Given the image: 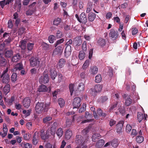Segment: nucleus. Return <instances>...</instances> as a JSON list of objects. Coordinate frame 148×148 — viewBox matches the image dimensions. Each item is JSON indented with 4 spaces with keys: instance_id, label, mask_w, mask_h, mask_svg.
Returning a JSON list of instances; mask_svg holds the SVG:
<instances>
[{
    "instance_id": "f257e3e1",
    "label": "nucleus",
    "mask_w": 148,
    "mask_h": 148,
    "mask_svg": "<svg viewBox=\"0 0 148 148\" xmlns=\"http://www.w3.org/2000/svg\"><path fill=\"white\" fill-rule=\"evenodd\" d=\"M49 103H46L42 102H38L36 105L35 109L36 113L41 114L43 111L44 112H47L49 108Z\"/></svg>"
},
{
    "instance_id": "f03ea898",
    "label": "nucleus",
    "mask_w": 148,
    "mask_h": 148,
    "mask_svg": "<svg viewBox=\"0 0 148 148\" xmlns=\"http://www.w3.org/2000/svg\"><path fill=\"white\" fill-rule=\"evenodd\" d=\"M87 136V137L86 139L85 140H84L83 137H82L81 135H77L76 137L75 142L78 145H84V146L82 148H86L87 146L85 145H84L85 144L86 142H87V141L89 139L88 137V136ZM75 148H81L77 146Z\"/></svg>"
},
{
    "instance_id": "7ed1b4c3",
    "label": "nucleus",
    "mask_w": 148,
    "mask_h": 148,
    "mask_svg": "<svg viewBox=\"0 0 148 148\" xmlns=\"http://www.w3.org/2000/svg\"><path fill=\"white\" fill-rule=\"evenodd\" d=\"M49 78L47 73V71L45 70L44 72L43 75L39 78V82L41 84H46L49 82Z\"/></svg>"
},
{
    "instance_id": "20e7f679",
    "label": "nucleus",
    "mask_w": 148,
    "mask_h": 148,
    "mask_svg": "<svg viewBox=\"0 0 148 148\" xmlns=\"http://www.w3.org/2000/svg\"><path fill=\"white\" fill-rule=\"evenodd\" d=\"M119 32L115 30V29L112 28L111 29L109 33L110 38H111L113 40H116L119 36Z\"/></svg>"
},
{
    "instance_id": "39448f33",
    "label": "nucleus",
    "mask_w": 148,
    "mask_h": 148,
    "mask_svg": "<svg viewBox=\"0 0 148 148\" xmlns=\"http://www.w3.org/2000/svg\"><path fill=\"white\" fill-rule=\"evenodd\" d=\"M30 65L31 66L38 67L40 64V61L38 58L32 57L29 60Z\"/></svg>"
},
{
    "instance_id": "423d86ee",
    "label": "nucleus",
    "mask_w": 148,
    "mask_h": 148,
    "mask_svg": "<svg viewBox=\"0 0 148 148\" xmlns=\"http://www.w3.org/2000/svg\"><path fill=\"white\" fill-rule=\"evenodd\" d=\"M36 2H34L29 6V9L26 12V14L27 16H31L34 12L36 10V7H34Z\"/></svg>"
},
{
    "instance_id": "0eeeda50",
    "label": "nucleus",
    "mask_w": 148,
    "mask_h": 148,
    "mask_svg": "<svg viewBox=\"0 0 148 148\" xmlns=\"http://www.w3.org/2000/svg\"><path fill=\"white\" fill-rule=\"evenodd\" d=\"M81 99L79 97H76L74 99L73 101V109L78 108L81 106Z\"/></svg>"
},
{
    "instance_id": "6e6552de",
    "label": "nucleus",
    "mask_w": 148,
    "mask_h": 148,
    "mask_svg": "<svg viewBox=\"0 0 148 148\" xmlns=\"http://www.w3.org/2000/svg\"><path fill=\"white\" fill-rule=\"evenodd\" d=\"M123 97L125 100V105L126 106H130L132 103V100L130 98V96L124 94L123 95Z\"/></svg>"
},
{
    "instance_id": "1a4fd4ad",
    "label": "nucleus",
    "mask_w": 148,
    "mask_h": 148,
    "mask_svg": "<svg viewBox=\"0 0 148 148\" xmlns=\"http://www.w3.org/2000/svg\"><path fill=\"white\" fill-rule=\"evenodd\" d=\"M79 21L83 24H85L87 22L86 16L84 12L82 13L80 15V18Z\"/></svg>"
},
{
    "instance_id": "9d476101",
    "label": "nucleus",
    "mask_w": 148,
    "mask_h": 148,
    "mask_svg": "<svg viewBox=\"0 0 148 148\" xmlns=\"http://www.w3.org/2000/svg\"><path fill=\"white\" fill-rule=\"evenodd\" d=\"M39 133L38 132H36L34 133L33 138V143L34 145H36L39 141Z\"/></svg>"
},
{
    "instance_id": "9b49d317",
    "label": "nucleus",
    "mask_w": 148,
    "mask_h": 148,
    "mask_svg": "<svg viewBox=\"0 0 148 148\" xmlns=\"http://www.w3.org/2000/svg\"><path fill=\"white\" fill-rule=\"evenodd\" d=\"M71 46H66L64 51V56L65 57L67 58L71 54Z\"/></svg>"
},
{
    "instance_id": "f8f14e48",
    "label": "nucleus",
    "mask_w": 148,
    "mask_h": 148,
    "mask_svg": "<svg viewBox=\"0 0 148 148\" xmlns=\"http://www.w3.org/2000/svg\"><path fill=\"white\" fill-rule=\"evenodd\" d=\"M2 78L1 82L3 84H8L10 80V77L9 75H3V77L1 76Z\"/></svg>"
},
{
    "instance_id": "ddd939ff",
    "label": "nucleus",
    "mask_w": 148,
    "mask_h": 148,
    "mask_svg": "<svg viewBox=\"0 0 148 148\" xmlns=\"http://www.w3.org/2000/svg\"><path fill=\"white\" fill-rule=\"evenodd\" d=\"M57 126L58 123L56 122H53V124L51 125L50 131L51 134L52 135L54 136L55 134L56 128Z\"/></svg>"
},
{
    "instance_id": "4468645a",
    "label": "nucleus",
    "mask_w": 148,
    "mask_h": 148,
    "mask_svg": "<svg viewBox=\"0 0 148 148\" xmlns=\"http://www.w3.org/2000/svg\"><path fill=\"white\" fill-rule=\"evenodd\" d=\"M49 72L50 76L52 79L53 80L55 79L57 75V73L56 69L54 68H51Z\"/></svg>"
},
{
    "instance_id": "2eb2a0df",
    "label": "nucleus",
    "mask_w": 148,
    "mask_h": 148,
    "mask_svg": "<svg viewBox=\"0 0 148 148\" xmlns=\"http://www.w3.org/2000/svg\"><path fill=\"white\" fill-rule=\"evenodd\" d=\"M40 137L42 140H45L49 138V134L47 131L46 134H45L44 130H42L40 131Z\"/></svg>"
},
{
    "instance_id": "dca6fc26",
    "label": "nucleus",
    "mask_w": 148,
    "mask_h": 148,
    "mask_svg": "<svg viewBox=\"0 0 148 148\" xmlns=\"http://www.w3.org/2000/svg\"><path fill=\"white\" fill-rule=\"evenodd\" d=\"M31 100L29 97H27L23 100V103L24 107L26 108H28L30 105Z\"/></svg>"
},
{
    "instance_id": "f3484780",
    "label": "nucleus",
    "mask_w": 148,
    "mask_h": 148,
    "mask_svg": "<svg viewBox=\"0 0 148 148\" xmlns=\"http://www.w3.org/2000/svg\"><path fill=\"white\" fill-rule=\"evenodd\" d=\"M43 49L46 51H50L53 49V46L51 45L48 44L43 42L42 45Z\"/></svg>"
},
{
    "instance_id": "a211bd4d",
    "label": "nucleus",
    "mask_w": 148,
    "mask_h": 148,
    "mask_svg": "<svg viewBox=\"0 0 148 148\" xmlns=\"http://www.w3.org/2000/svg\"><path fill=\"white\" fill-rule=\"evenodd\" d=\"M13 54V51L11 49L5 50L4 52V55L6 58H11Z\"/></svg>"
},
{
    "instance_id": "6ab92c4d",
    "label": "nucleus",
    "mask_w": 148,
    "mask_h": 148,
    "mask_svg": "<svg viewBox=\"0 0 148 148\" xmlns=\"http://www.w3.org/2000/svg\"><path fill=\"white\" fill-rule=\"evenodd\" d=\"M96 17V14L92 12H90L88 14V21L90 22L93 21Z\"/></svg>"
},
{
    "instance_id": "aec40b11",
    "label": "nucleus",
    "mask_w": 148,
    "mask_h": 148,
    "mask_svg": "<svg viewBox=\"0 0 148 148\" xmlns=\"http://www.w3.org/2000/svg\"><path fill=\"white\" fill-rule=\"evenodd\" d=\"M62 47L61 46L57 47L54 50L53 54L54 55H57L60 54L62 52Z\"/></svg>"
},
{
    "instance_id": "412c9836",
    "label": "nucleus",
    "mask_w": 148,
    "mask_h": 148,
    "mask_svg": "<svg viewBox=\"0 0 148 148\" xmlns=\"http://www.w3.org/2000/svg\"><path fill=\"white\" fill-rule=\"evenodd\" d=\"M97 43L101 47H103L106 44V41L105 39L100 38L98 39Z\"/></svg>"
},
{
    "instance_id": "4be33fe9",
    "label": "nucleus",
    "mask_w": 148,
    "mask_h": 148,
    "mask_svg": "<svg viewBox=\"0 0 148 148\" xmlns=\"http://www.w3.org/2000/svg\"><path fill=\"white\" fill-rule=\"evenodd\" d=\"M66 62L65 59L64 58L60 59L58 62V65L59 68H61L64 67Z\"/></svg>"
},
{
    "instance_id": "5701e85b",
    "label": "nucleus",
    "mask_w": 148,
    "mask_h": 148,
    "mask_svg": "<svg viewBox=\"0 0 148 148\" xmlns=\"http://www.w3.org/2000/svg\"><path fill=\"white\" fill-rule=\"evenodd\" d=\"M98 68L96 66L90 67L89 70L90 73L92 75H95L97 73Z\"/></svg>"
},
{
    "instance_id": "b1692460",
    "label": "nucleus",
    "mask_w": 148,
    "mask_h": 148,
    "mask_svg": "<svg viewBox=\"0 0 148 148\" xmlns=\"http://www.w3.org/2000/svg\"><path fill=\"white\" fill-rule=\"evenodd\" d=\"M27 41L25 40H22L20 41L19 46L23 50H25L26 48Z\"/></svg>"
},
{
    "instance_id": "393cba45",
    "label": "nucleus",
    "mask_w": 148,
    "mask_h": 148,
    "mask_svg": "<svg viewBox=\"0 0 148 148\" xmlns=\"http://www.w3.org/2000/svg\"><path fill=\"white\" fill-rule=\"evenodd\" d=\"M48 89L47 87L43 84L40 86L38 89L39 92H45L47 91Z\"/></svg>"
},
{
    "instance_id": "a878e982",
    "label": "nucleus",
    "mask_w": 148,
    "mask_h": 148,
    "mask_svg": "<svg viewBox=\"0 0 148 148\" xmlns=\"http://www.w3.org/2000/svg\"><path fill=\"white\" fill-rule=\"evenodd\" d=\"M3 55L1 53H0V65L1 66H4L6 63V60L3 57Z\"/></svg>"
},
{
    "instance_id": "bb28decb",
    "label": "nucleus",
    "mask_w": 148,
    "mask_h": 148,
    "mask_svg": "<svg viewBox=\"0 0 148 148\" xmlns=\"http://www.w3.org/2000/svg\"><path fill=\"white\" fill-rule=\"evenodd\" d=\"M21 57V56L19 53H17L12 57V60L14 62H16L19 60Z\"/></svg>"
},
{
    "instance_id": "cd10ccee",
    "label": "nucleus",
    "mask_w": 148,
    "mask_h": 148,
    "mask_svg": "<svg viewBox=\"0 0 148 148\" xmlns=\"http://www.w3.org/2000/svg\"><path fill=\"white\" fill-rule=\"evenodd\" d=\"M72 135V132L71 130H67L65 133V137L66 139L69 140L70 138Z\"/></svg>"
},
{
    "instance_id": "c85d7f7f",
    "label": "nucleus",
    "mask_w": 148,
    "mask_h": 148,
    "mask_svg": "<svg viewBox=\"0 0 148 148\" xmlns=\"http://www.w3.org/2000/svg\"><path fill=\"white\" fill-rule=\"evenodd\" d=\"M10 89V85L9 84H6L4 86L3 88V90L5 95H7L9 92Z\"/></svg>"
},
{
    "instance_id": "c756f323",
    "label": "nucleus",
    "mask_w": 148,
    "mask_h": 148,
    "mask_svg": "<svg viewBox=\"0 0 148 148\" xmlns=\"http://www.w3.org/2000/svg\"><path fill=\"white\" fill-rule=\"evenodd\" d=\"M14 100L15 97L14 96H13L11 97L10 99H5V101L8 105L11 106Z\"/></svg>"
},
{
    "instance_id": "7c9ffc66",
    "label": "nucleus",
    "mask_w": 148,
    "mask_h": 148,
    "mask_svg": "<svg viewBox=\"0 0 148 148\" xmlns=\"http://www.w3.org/2000/svg\"><path fill=\"white\" fill-rule=\"evenodd\" d=\"M104 141L103 140L101 139L99 140L97 143L96 146L98 148L102 147L104 144Z\"/></svg>"
},
{
    "instance_id": "2f4dec72",
    "label": "nucleus",
    "mask_w": 148,
    "mask_h": 148,
    "mask_svg": "<svg viewBox=\"0 0 148 148\" xmlns=\"http://www.w3.org/2000/svg\"><path fill=\"white\" fill-rule=\"evenodd\" d=\"M111 143L112 146L114 148L117 147L119 144L118 140L116 139L113 140Z\"/></svg>"
},
{
    "instance_id": "473e14b6",
    "label": "nucleus",
    "mask_w": 148,
    "mask_h": 148,
    "mask_svg": "<svg viewBox=\"0 0 148 148\" xmlns=\"http://www.w3.org/2000/svg\"><path fill=\"white\" fill-rule=\"evenodd\" d=\"M85 57V53L83 51H79L78 58L80 60H83Z\"/></svg>"
},
{
    "instance_id": "72a5a7b5",
    "label": "nucleus",
    "mask_w": 148,
    "mask_h": 148,
    "mask_svg": "<svg viewBox=\"0 0 148 148\" xmlns=\"http://www.w3.org/2000/svg\"><path fill=\"white\" fill-rule=\"evenodd\" d=\"M56 134L59 138L61 137L63 134V129L61 127L59 128L56 131Z\"/></svg>"
},
{
    "instance_id": "f704fd0d",
    "label": "nucleus",
    "mask_w": 148,
    "mask_h": 148,
    "mask_svg": "<svg viewBox=\"0 0 148 148\" xmlns=\"http://www.w3.org/2000/svg\"><path fill=\"white\" fill-rule=\"evenodd\" d=\"M101 138V135L99 134L96 133L93 134L92 136V140L93 142L95 141L97 138L99 139Z\"/></svg>"
},
{
    "instance_id": "c9c22d12",
    "label": "nucleus",
    "mask_w": 148,
    "mask_h": 148,
    "mask_svg": "<svg viewBox=\"0 0 148 148\" xmlns=\"http://www.w3.org/2000/svg\"><path fill=\"white\" fill-rule=\"evenodd\" d=\"M97 112L98 114L100 116L105 117L106 114L103 112L102 110L100 108H99L97 109Z\"/></svg>"
},
{
    "instance_id": "e433bc0d",
    "label": "nucleus",
    "mask_w": 148,
    "mask_h": 148,
    "mask_svg": "<svg viewBox=\"0 0 148 148\" xmlns=\"http://www.w3.org/2000/svg\"><path fill=\"white\" fill-rule=\"evenodd\" d=\"M92 4V2H89L88 3L86 11L87 13L89 12L92 9L93 7Z\"/></svg>"
},
{
    "instance_id": "4c0bfd02",
    "label": "nucleus",
    "mask_w": 148,
    "mask_h": 148,
    "mask_svg": "<svg viewBox=\"0 0 148 148\" xmlns=\"http://www.w3.org/2000/svg\"><path fill=\"white\" fill-rule=\"evenodd\" d=\"M84 84L81 83L79 84L78 86L77 90L76 91L78 90L79 91H82L84 90Z\"/></svg>"
},
{
    "instance_id": "58836bf2",
    "label": "nucleus",
    "mask_w": 148,
    "mask_h": 148,
    "mask_svg": "<svg viewBox=\"0 0 148 148\" xmlns=\"http://www.w3.org/2000/svg\"><path fill=\"white\" fill-rule=\"evenodd\" d=\"M102 86L99 84L96 85L95 87L94 88L97 92L101 91L102 88Z\"/></svg>"
},
{
    "instance_id": "ea45409f",
    "label": "nucleus",
    "mask_w": 148,
    "mask_h": 148,
    "mask_svg": "<svg viewBox=\"0 0 148 148\" xmlns=\"http://www.w3.org/2000/svg\"><path fill=\"white\" fill-rule=\"evenodd\" d=\"M61 19L58 18L55 19L53 21V24L54 25L58 26L59 24L61 22Z\"/></svg>"
},
{
    "instance_id": "a19ab883",
    "label": "nucleus",
    "mask_w": 148,
    "mask_h": 148,
    "mask_svg": "<svg viewBox=\"0 0 148 148\" xmlns=\"http://www.w3.org/2000/svg\"><path fill=\"white\" fill-rule=\"evenodd\" d=\"M101 75L100 74L97 75L95 77V81L97 83H99L101 81Z\"/></svg>"
},
{
    "instance_id": "79ce46f5",
    "label": "nucleus",
    "mask_w": 148,
    "mask_h": 148,
    "mask_svg": "<svg viewBox=\"0 0 148 148\" xmlns=\"http://www.w3.org/2000/svg\"><path fill=\"white\" fill-rule=\"evenodd\" d=\"M58 102L60 107H62L64 106L65 102L63 99L61 98L59 99Z\"/></svg>"
},
{
    "instance_id": "37998d69",
    "label": "nucleus",
    "mask_w": 148,
    "mask_h": 148,
    "mask_svg": "<svg viewBox=\"0 0 148 148\" xmlns=\"http://www.w3.org/2000/svg\"><path fill=\"white\" fill-rule=\"evenodd\" d=\"M90 61L89 60H86L82 66L83 69L85 70L89 66L90 64Z\"/></svg>"
},
{
    "instance_id": "c03bdc74",
    "label": "nucleus",
    "mask_w": 148,
    "mask_h": 148,
    "mask_svg": "<svg viewBox=\"0 0 148 148\" xmlns=\"http://www.w3.org/2000/svg\"><path fill=\"white\" fill-rule=\"evenodd\" d=\"M137 118L139 122V123L141 122L143 119V114L141 112H138Z\"/></svg>"
},
{
    "instance_id": "a18cd8bd",
    "label": "nucleus",
    "mask_w": 148,
    "mask_h": 148,
    "mask_svg": "<svg viewBox=\"0 0 148 148\" xmlns=\"http://www.w3.org/2000/svg\"><path fill=\"white\" fill-rule=\"evenodd\" d=\"M17 75L16 73H13L11 76V79L12 82H14L16 80Z\"/></svg>"
},
{
    "instance_id": "49530a36",
    "label": "nucleus",
    "mask_w": 148,
    "mask_h": 148,
    "mask_svg": "<svg viewBox=\"0 0 148 148\" xmlns=\"http://www.w3.org/2000/svg\"><path fill=\"white\" fill-rule=\"evenodd\" d=\"M15 69L16 70H21L23 69V66L22 64L19 63L15 66Z\"/></svg>"
},
{
    "instance_id": "de8ad7c7",
    "label": "nucleus",
    "mask_w": 148,
    "mask_h": 148,
    "mask_svg": "<svg viewBox=\"0 0 148 148\" xmlns=\"http://www.w3.org/2000/svg\"><path fill=\"white\" fill-rule=\"evenodd\" d=\"M144 138L142 136H137L136 138V142L139 143H142L144 140Z\"/></svg>"
},
{
    "instance_id": "09e8293b",
    "label": "nucleus",
    "mask_w": 148,
    "mask_h": 148,
    "mask_svg": "<svg viewBox=\"0 0 148 148\" xmlns=\"http://www.w3.org/2000/svg\"><path fill=\"white\" fill-rule=\"evenodd\" d=\"M62 33L60 30H58L56 33V37L57 38H61L62 37Z\"/></svg>"
},
{
    "instance_id": "8fccbe9b",
    "label": "nucleus",
    "mask_w": 148,
    "mask_h": 148,
    "mask_svg": "<svg viewBox=\"0 0 148 148\" xmlns=\"http://www.w3.org/2000/svg\"><path fill=\"white\" fill-rule=\"evenodd\" d=\"M26 30L25 28L24 27H21L20 28L18 31V35H21L25 32Z\"/></svg>"
},
{
    "instance_id": "3c124183",
    "label": "nucleus",
    "mask_w": 148,
    "mask_h": 148,
    "mask_svg": "<svg viewBox=\"0 0 148 148\" xmlns=\"http://www.w3.org/2000/svg\"><path fill=\"white\" fill-rule=\"evenodd\" d=\"M97 93V92L94 88L93 89L91 88L89 90V93L91 95L94 97L96 95Z\"/></svg>"
},
{
    "instance_id": "603ef678",
    "label": "nucleus",
    "mask_w": 148,
    "mask_h": 148,
    "mask_svg": "<svg viewBox=\"0 0 148 148\" xmlns=\"http://www.w3.org/2000/svg\"><path fill=\"white\" fill-rule=\"evenodd\" d=\"M64 39L62 38L57 40L56 42L54 44V46L56 47L58 45L62 43L64 41Z\"/></svg>"
},
{
    "instance_id": "864d4df0",
    "label": "nucleus",
    "mask_w": 148,
    "mask_h": 148,
    "mask_svg": "<svg viewBox=\"0 0 148 148\" xmlns=\"http://www.w3.org/2000/svg\"><path fill=\"white\" fill-rule=\"evenodd\" d=\"M86 104L83 103L81 108L79 109V113H81L84 112L86 110Z\"/></svg>"
},
{
    "instance_id": "5fc2aeb1",
    "label": "nucleus",
    "mask_w": 148,
    "mask_h": 148,
    "mask_svg": "<svg viewBox=\"0 0 148 148\" xmlns=\"http://www.w3.org/2000/svg\"><path fill=\"white\" fill-rule=\"evenodd\" d=\"M55 37L53 35L50 36L48 37V40L50 43H52L54 42V41L55 40Z\"/></svg>"
},
{
    "instance_id": "6e6d98bb",
    "label": "nucleus",
    "mask_w": 148,
    "mask_h": 148,
    "mask_svg": "<svg viewBox=\"0 0 148 148\" xmlns=\"http://www.w3.org/2000/svg\"><path fill=\"white\" fill-rule=\"evenodd\" d=\"M34 44L33 43H29L27 44V48L28 50L31 51L34 47Z\"/></svg>"
},
{
    "instance_id": "4d7b16f0",
    "label": "nucleus",
    "mask_w": 148,
    "mask_h": 148,
    "mask_svg": "<svg viewBox=\"0 0 148 148\" xmlns=\"http://www.w3.org/2000/svg\"><path fill=\"white\" fill-rule=\"evenodd\" d=\"M52 119V118L51 116H47L45 117L43 119V122L46 123L51 121Z\"/></svg>"
},
{
    "instance_id": "13d9d810",
    "label": "nucleus",
    "mask_w": 148,
    "mask_h": 148,
    "mask_svg": "<svg viewBox=\"0 0 148 148\" xmlns=\"http://www.w3.org/2000/svg\"><path fill=\"white\" fill-rule=\"evenodd\" d=\"M86 41H84L83 42L82 45V49L83 51H86L87 49V47L86 45Z\"/></svg>"
},
{
    "instance_id": "bf43d9fd",
    "label": "nucleus",
    "mask_w": 148,
    "mask_h": 148,
    "mask_svg": "<svg viewBox=\"0 0 148 148\" xmlns=\"http://www.w3.org/2000/svg\"><path fill=\"white\" fill-rule=\"evenodd\" d=\"M132 129V127L129 124H127L126 127V132L128 133H129Z\"/></svg>"
},
{
    "instance_id": "052dcab7",
    "label": "nucleus",
    "mask_w": 148,
    "mask_h": 148,
    "mask_svg": "<svg viewBox=\"0 0 148 148\" xmlns=\"http://www.w3.org/2000/svg\"><path fill=\"white\" fill-rule=\"evenodd\" d=\"M108 99L107 97L106 96L101 97L100 98V101L102 103L106 101Z\"/></svg>"
},
{
    "instance_id": "680f3d73",
    "label": "nucleus",
    "mask_w": 148,
    "mask_h": 148,
    "mask_svg": "<svg viewBox=\"0 0 148 148\" xmlns=\"http://www.w3.org/2000/svg\"><path fill=\"white\" fill-rule=\"evenodd\" d=\"M70 91L71 95L74 91V85L72 84H70L69 85Z\"/></svg>"
},
{
    "instance_id": "e2e57ef3",
    "label": "nucleus",
    "mask_w": 148,
    "mask_h": 148,
    "mask_svg": "<svg viewBox=\"0 0 148 148\" xmlns=\"http://www.w3.org/2000/svg\"><path fill=\"white\" fill-rule=\"evenodd\" d=\"M31 135L29 134H25L23 135V138L26 140H29L30 138Z\"/></svg>"
},
{
    "instance_id": "0e129e2a",
    "label": "nucleus",
    "mask_w": 148,
    "mask_h": 148,
    "mask_svg": "<svg viewBox=\"0 0 148 148\" xmlns=\"http://www.w3.org/2000/svg\"><path fill=\"white\" fill-rule=\"evenodd\" d=\"M132 34L133 35L136 34L138 32V30L136 28H134L132 29Z\"/></svg>"
},
{
    "instance_id": "69168bd1",
    "label": "nucleus",
    "mask_w": 148,
    "mask_h": 148,
    "mask_svg": "<svg viewBox=\"0 0 148 148\" xmlns=\"http://www.w3.org/2000/svg\"><path fill=\"white\" fill-rule=\"evenodd\" d=\"M72 124L71 120L67 119L66 120V126L67 127H69Z\"/></svg>"
},
{
    "instance_id": "338daca9",
    "label": "nucleus",
    "mask_w": 148,
    "mask_h": 148,
    "mask_svg": "<svg viewBox=\"0 0 148 148\" xmlns=\"http://www.w3.org/2000/svg\"><path fill=\"white\" fill-rule=\"evenodd\" d=\"M118 103V102H116L114 103V104H113L112 106L110 108V110H113L116 109L115 108L116 107Z\"/></svg>"
},
{
    "instance_id": "774afa93",
    "label": "nucleus",
    "mask_w": 148,
    "mask_h": 148,
    "mask_svg": "<svg viewBox=\"0 0 148 148\" xmlns=\"http://www.w3.org/2000/svg\"><path fill=\"white\" fill-rule=\"evenodd\" d=\"M112 13L110 12H108L106 15V19H110L112 16Z\"/></svg>"
}]
</instances>
